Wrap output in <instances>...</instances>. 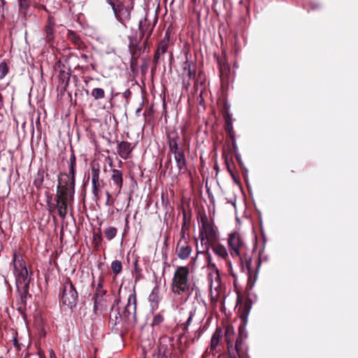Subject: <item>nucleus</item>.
<instances>
[{
    "label": "nucleus",
    "mask_w": 358,
    "mask_h": 358,
    "mask_svg": "<svg viewBox=\"0 0 358 358\" xmlns=\"http://www.w3.org/2000/svg\"><path fill=\"white\" fill-rule=\"evenodd\" d=\"M193 317V313L191 312L187 320L185 322V328H187L191 323Z\"/></svg>",
    "instance_id": "c9c22d12"
},
{
    "label": "nucleus",
    "mask_w": 358,
    "mask_h": 358,
    "mask_svg": "<svg viewBox=\"0 0 358 358\" xmlns=\"http://www.w3.org/2000/svg\"><path fill=\"white\" fill-rule=\"evenodd\" d=\"M240 344H241V342H239V341H236V350L237 352V353L239 355V352H240Z\"/></svg>",
    "instance_id": "e433bc0d"
},
{
    "label": "nucleus",
    "mask_w": 358,
    "mask_h": 358,
    "mask_svg": "<svg viewBox=\"0 0 358 358\" xmlns=\"http://www.w3.org/2000/svg\"><path fill=\"white\" fill-rule=\"evenodd\" d=\"M160 300L159 288L158 286H155L148 296V301L150 303L152 310H157L158 308Z\"/></svg>",
    "instance_id": "dca6fc26"
},
{
    "label": "nucleus",
    "mask_w": 358,
    "mask_h": 358,
    "mask_svg": "<svg viewBox=\"0 0 358 358\" xmlns=\"http://www.w3.org/2000/svg\"><path fill=\"white\" fill-rule=\"evenodd\" d=\"M99 180V170L92 167V181Z\"/></svg>",
    "instance_id": "7c9ffc66"
},
{
    "label": "nucleus",
    "mask_w": 358,
    "mask_h": 358,
    "mask_svg": "<svg viewBox=\"0 0 358 358\" xmlns=\"http://www.w3.org/2000/svg\"><path fill=\"white\" fill-rule=\"evenodd\" d=\"M92 194L94 195V196L98 197L99 196V187H100V182L99 180H95L92 181Z\"/></svg>",
    "instance_id": "a878e982"
},
{
    "label": "nucleus",
    "mask_w": 358,
    "mask_h": 358,
    "mask_svg": "<svg viewBox=\"0 0 358 358\" xmlns=\"http://www.w3.org/2000/svg\"><path fill=\"white\" fill-rule=\"evenodd\" d=\"M228 245L231 255L241 259V253L245 249V243L241 234L236 231L231 233L228 238Z\"/></svg>",
    "instance_id": "423d86ee"
},
{
    "label": "nucleus",
    "mask_w": 358,
    "mask_h": 358,
    "mask_svg": "<svg viewBox=\"0 0 358 358\" xmlns=\"http://www.w3.org/2000/svg\"><path fill=\"white\" fill-rule=\"evenodd\" d=\"M43 182V174L40 171L38 172L37 176L35 178L34 183L37 188H40Z\"/></svg>",
    "instance_id": "393cba45"
},
{
    "label": "nucleus",
    "mask_w": 358,
    "mask_h": 358,
    "mask_svg": "<svg viewBox=\"0 0 358 358\" xmlns=\"http://www.w3.org/2000/svg\"><path fill=\"white\" fill-rule=\"evenodd\" d=\"M180 235V239L176 245V253L180 259L185 260L190 256L192 249L187 241V238L183 229L181 230Z\"/></svg>",
    "instance_id": "1a4fd4ad"
},
{
    "label": "nucleus",
    "mask_w": 358,
    "mask_h": 358,
    "mask_svg": "<svg viewBox=\"0 0 358 358\" xmlns=\"http://www.w3.org/2000/svg\"><path fill=\"white\" fill-rule=\"evenodd\" d=\"M70 163H71L70 173L71 175V185L73 187H74V184H75V169H74V165L76 164V159H75L74 156L71 157Z\"/></svg>",
    "instance_id": "4be33fe9"
},
{
    "label": "nucleus",
    "mask_w": 358,
    "mask_h": 358,
    "mask_svg": "<svg viewBox=\"0 0 358 358\" xmlns=\"http://www.w3.org/2000/svg\"><path fill=\"white\" fill-rule=\"evenodd\" d=\"M103 280L101 278L99 280L97 287L96 288V293L94 296V310L99 309V306H101L103 296L106 294V291L103 289Z\"/></svg>",
    "instance_id": "4468645a"
},
{
    "label": "nucleus",
    "mask_w": 358,
    "mask_h": 358,
    "mask_svg": "<svg viewBox=\"0 0 358 358\" xmlns=\"http://www.w3.org/2000/svg\"><path fill=\"white\" fill-rule=\"evenodd\" d=\"M154 26L150 24H133L131 27V32L129 38L132 45H138L143 38L145 41L150 36Z\"/></svg>",
    "instance_id": "39448f33"
},
{
    "label": "nucleus",
    "mask_w": 358,
    "mask_h": 358,
    "mask_svg": "<svg viewBox=\"0 0 358 358\" xmlns=\"http://www.w3.org/2000/svg\"><path fill=\"white\" fill-rule=\"evenodd\" d=\"M158 358V357H157Z\"/></svg>",
    "instance_id": "37998d69"
},
{
    "label": "nucleus",
    "mask_w": 358,
    "mask_h": 358,
    "mask_svg": "<svg viewBox=\"0 0 358 358\" xmlns=\"http://www.w3.org/2000/svg\"><path fill=\"white\" fill-rule=\"evenodd\" d=\"M67 191V187H62L57 192L58 199L57 207L58 210V214L62 218L65 217L67 214V207L69 202Z\"/></svg>",
    "instance_id": "9b49d317"
},
{
    "label": "nucleus",
    "mask_w": 358,
    "mask_h": 358,
    "mask_svg": "<svg viewBox=\"0 0 358 358\" xmlns=\"http://www.w3.org/2000/svg\"><path fill=\"white\" fill-rule=\"evenodd\" d=\"M117 229L110 227L105 229L104 234L108 241H111L117 234Z\"/></svg>",
    "instance_id": "aec40b11"
},
{
    "label": "nucleus",
    "mask_w": 358,
    "mask_h": 358,
    "mask_svg": "<svg viewBox=\"0 0 358 358\" xmlns=\"http://www.w3.org/2000/svg\"><path fill=\"white\" fill-rule=\"evenodd\" d=\"M113 11L118 21H127L130 19V11L122 1L113 9Z\"/></svg>",
    "instance_id": "ddd939ff"
},
{
    "label": "nucleus",
    "mask_w": 358,
    "mask_h": 358,
    "mask_svg": "<svg viewBox=\"0 0 358 358\" xmlns=\"http://www.w3.org/2000/svg\"><path fill=\"white\" fill-rule=\"evenodd\" d=\"M92 96L94 98V99H101L105 96V92L102 88H94L92 91Z\"/></svg>",
    "instance_id": "412c9836"
},
{
    "label": "nucleus",
    "mask_w": 358,
    "mask_h": 358,
    "mask_svg": "<svg viewBox=\"0 0 358 358\" xmlns=\"http://www.w3.org/2000/svg\"><path fill=\"white\" fill-rule=\"evenodd\" d=\"M206 259V262L208 268L211 271V273L208 275V279L210 280V287L211 291L214 289L216 292L220 287V278L215 264L211 262V256L208 259L206 255H202Z\"/></svg>",
    "instance_id": "9d476101"
},
{
    "label": "nucleus",
    "mask_w": 358,
    "mask_h": 358,
    "mask_svg": "<svg viewBox=\"0 0 358 358\" xmlns=\"http://www.w3.org/2000/svg\"><path fill=\"white\" fill-rule=\"evenodd\" d=\"M69 38L76 44L80 42V38L73 32L69 33Z\"/></svg>",
    "instance_id": "473e14b6"
},
{
    "label": "nucleus",
    "mask_w": 358,
    "mask_h": 358,
    "mask_svg": "<svg viewBox=\"0 0 358 358\" xmlns=\"http://www.w3.org/2000/svg\"><path fill=\"white\" fill-rule=\"evenodd\" d=\"M189 269L187 266H178L172 280L171 289L176 294H186V301L189 295L190 282L189 280Z\"/></svg>",
    "instance_id": "f03ea898"
},
{
    "label": "nucleus",
    "mask_w": 358,
    "mask_h": 358,
    "mask_svg": "<svg viewBox=\"0 0 358 358\" xmlns=\"http://www.w3.org/2000/svg\"><path fill=\"white\" fill-rule=\"evenodd\" d=\"M201 227L200 228L201 248L196 245V255L192 258V264H194L198 260L199 255H206L210 258L209 249L210 244L216 242L217 233L213 224L209 222L206 217L201 218Z\"/></svg>",
    "instance_id": "f257e3e1"
},
{
    "label": "nucleus",
    "mask_w": 358,
    "mask_h": 358,
    "mask_svg": "<svg viewBox=\"0 0 358 358\" xmlns=\"http://www.w3.org/2000/svg\"><path fill=\"white\" fill-rule=\"evenodd\" d=\"M110 185L117 190V194L121 192L123 185V174L122 171L115 169L112 170Z\"/></svg>",
    "instance_id": "f8f14e48"
},
{
    "label": "nucleus",
    "mask_w": 358,
    "mask_h": 358,
    "mask_svg": "<svg viewBox=\"0 0 358 358\" xmlns=\"http://www.w3.org/2000/svg\"><path fill=\"white\" fill-rule=\"evenodd\" d=\"M106 196H107L106 205H108L110 199L111 197V194L108 192H106Z\"/></svg>",
    "instance_id": "58836bf2"
},
{
    "label": "nucleus",
    "mask_w": 358,
    "mask_h": 358,
    "mask_svg": "<svg viewBox=\"0 0 358 358\" xmlns=\"http://www.w3.org/2000/svg\"><path fill=\"white\" fill-rule=\"evenodd\" d=\"M131 151V143L127 141H122L117 148L118 155L123 159H127Z\"/></svg>",
    "instance_id": "f3484780"
},
{
    "label": "nucleus",
    "mask_w": 358,
    "mask_h": 358,
    "mask_svg": "<svg viewBox=\"0 0 358 358\" xmlns=\"http://www.w3.org/2000/svg\"><path fill=\"white\" fill-rule=\"evenodd\" d=\"M200 334H201V331L199 330H198L196 333H195V336L199 338L200 336Z\"/></svg>",
    "instance_id": "ea45409f"
},
{
    "label": "nucleus",
    "mask_w": 358,
    "mask_h": 358,
    "mask_svg": "<svg viewBox=\"0 0 358 358\" xmlns=\"http://www.w3.org/2000/svg\"><path fill=\"white\" fill-rule=\"evenodd\" d=\"M8 68L6 62L0 64V79H3L8 73Z\"/></svg>",
    "instance_id": "b1692460"
},
{
    "label": "nucleus",
    "mask_w": 358,
    "mask_h": 358,
    "mask_svg": "<svg viewBox=\"0 0 358 358\" xmlns=\"http://www.w3.org/2000/svg\"><path fill=\"white\" fill-rule=\"evenodd\" d=\"M225 340L228 344V348H230L231 347H232V343H231V341L229 338V329H228L226 331V334H225Z\"/></svg>",
    "instance_id": "72a5a7b5"
},
{
    "label": "nucleus",
    "mask_w": 358,
    "mask_h": 358,
    "mask_svg": "<svg viewBox=\"0 0 358 358\" xmlns=\"http://www.w3.org/2000/svg\"><path fill=\"white\" fill-rule=\"evenodd\" d=\"M223 358H235V357H233L231 355H225V356L223 357Z\"/></svg>",
    "instance_id": "a19ab883"
},
{
    "label": "nucleus",
    "mask_w": 358,
    "mask_h": 358,
    "mask_svg": "<svg viewBox=\"0 0 358 358\" xmlns=\"http://www.w3.org/2000/svg\"><path fill=\"white\" fill-rule=\"evenodd\" d=\"M122 268V263L120 261L115 260L111 264V269L115 274H119Z\"/></svg>",
    "instance_id": "5701e85b"
},
{
    "label": "nucleus",
    "mask_w": 358,
    "mask_h": 358,
    "mask_svg": "<svg viewBox=\"0 0 358 358\" xmlns=\"http://www.w3.org/2000/svg\"><path fill=\"white\" fill-rule=\"evenodd\" d=\"M53 24H48L47 26H46V33H47V38H48V41H50L52 37V34H53V26H52Z\"/></svg>",
    "instance_id": "c756f323"
},
{
    "label": "nucleus",
    "mask_w": 358,
    "mask_h": 358,
    "mask_svg": "<svg viewBox=\"0 0 358 358\" xmlns=\"http://www.w3.org/2000/svg\"><path fill=\"white\" fill-rule=\"evenodd\" d=\"M13 264L17 287L27 293L30 283V275L25 263L21 258L15 256Z\"/></svg>",
    "instance_id": "7ed1b4c3"
},
{
    "label": "nucleus",
    "mask_w": 358,
    "mask_h": 358,
    "mask_svg": "<svg viewBox=\"0 0 358 358\" xmlns=\"http://www.w3.org/2000/svg\"><path fill=\"white\" fill-rule=\"evenodd\" d=\"M61 300L64 305L71 308L76 305L78 293L70 280H67L63 285Z\"/></svg>",
    "instance_id": "6e6552de"
},
{
    "label": "nucleus",
    "mask_w": 358,
    "mask_h": 358,
    "mask_svg": "<svg viewBox=\"0 0 358 358\" xmlns=\"http://www.w3.org/2000/svg\"><path fill=\"white\" fill-rule=\"evenodd\" d=\"M167 50V43L164 41L162 42L157 50L156 55H158L159 53L164 54Z\"/></svg>",
    "instance_id": "c85d7f7f"
},
{
    "label": "nucleus",
    "mask_w": 358,
    "mask_h": 358,
    "mask_svg": "<svg viewBox=\"0 0 358 358\" xmlns=\"http://www.w3.org/2000/svg\"><path fill=\"white\" fill-rule=\"evenodd\" d=\"M66 78L69 79V74L66 73Z\"/></svg>",
    "instance_id": "79ce46f5"
},
{
    "label": "nucleus",
    "mask_w": 358,
    "mask_h": 358,
    "mask_svg": "<svg viewBox=\"0 0 358 358\" xmlns=\"http://www.w3.org/2000/svg\"><path fill=\"white\" fill-rule=\"evenodd\" d=\"M106 2L111 6L112 9H113L115 6H117L120 2V0H106Z\"/></svg>",
    "instance_id": "2f4dec72"
},
{
    "label": "nucleus",
    "mask_w": 358,
    "mask_h": 358,
    "mask_svg": "<svg viewBox=\"0 0 358 358\" xmlns=\"http://www.w3.org/2000/svg\"><path fill=\"white\" fill-rule=\"evenodd\" d=\"M168 138L169 151L173 155L178 169L177 173H184L186 171V159L182 148L178 145L177 135L174 133L169 134Z\"/></svg>",
    "instance_id": "20e7f679"
},
{
    "label": "nucleus",
    "mask_w": 358,
    "mask_h": 358,
    "mask_svg": "<svg viewBox=\"0 0 358 358\" xmlns=\"http://www.w3.org/2000/svg\"><path fill=\"white\" fill-rule=\"evenodd\" d=\"M213 252L219 257L225 259L228 256V252L224 246L221 244L217 243L216 242L210 244V246Z\"/></svg>",
    "instance_id": "a211bd4d"
},
{
    "label": "nucleus",
    "mask_w": 358,
    "mask_h": 358,
    "mask_svg": "<svg viewBox=\"0 0 358 358\" xmlns=\"http://www.w3.org/2000/svg\"><path fill=\"white\" fill-rule=\"evenodd\" d=\"M187 76L189 77V78H192L194 77L195 76V72L194 71H192L191 70V66H190V64H188V71H187Z\"/></svg>",
    "instance_id": "f704fd0d"
},
{
    "label": "nucleus",
    "mask_w": 358,
    "mask_h": 358,
    "mask_svg": "<svg viewBox=\"0 0 358 358\" xmlns=\"http://www.w3.org/2000/svg\"><path fill=\"white\" fill-rule=\"evenodd\" d=\"M20 4V10L22 12H25L29 6L30 0H18Z\"/></svg>",
    "instance_id": "cd10ccee"
},
{
    "label": "nucleus",
    "mask_w": 358,
    "mask_h": 358,
    "mask_svg": "<svg viewBox=\"0 0 358 358\" xmlns=\"http://www.w3.org/2000/svg\"><path fill=\"white\" fill-rule=\"evenodd\" d=\"M119 299L115 300L116 306L113 305L111 308V313L110 315V322H114V324H119L122 320H124L122 315L120 313V308L119 307Z\"/></svg>",
    "instance_id": "2eb2a0df"
},
{
    "label": "nucleus",
    "mask_w": 358,
    "mask_h": 358,
    "mask_svg": "<svg viewBox=\"0 0 358 358\" xmlns=\"http://www.w3.org/2000/svg\"><path fill=\"white\" fill-rule=\"evenodd\" d=\"M222 336V331L219 329H217L216 331L213 334L210 341V352L214 353L217 346L218 345L220 338Z\"/></svg>",
    "instance_id": "6ab92c4d"
},
{
    "label": "nucleus",
    "mask_w": 358,
    "mask_h": 358,
    "mask_svg": "<svg viewBox=\"0 0 358 358\" xmlns=\"http://www.w3.org/2000/svg\"><path fill=\"white\" fill-rule=\"evenodd\" d=\"M136 296L134 291L129 294L127 298V303L120 308V313L125 322L136 321Z\"/></svg>",
    "instance_id": "0eeeda50"
},
{
    "label": "nucleus",
    "mask_w": 358,
    "mask_h": 358,
    "mask_svg": "<svg viewBox=\"0 0 358 358\" xmlns=\"http://www.w3.org/2000/svg\"><path fill=\"white\" fill-rule=\"evenodd\" d=\"M163 321H164V317L162 315H161L160 314H157V315H155L153 317L152 326V327L159 326L160 324L162 323Z\"/></svg>",
    "instance_id": "bb28decb"
},
{
    "label": "nucleus",
    "mask_w": 358,
    "mask_h": 358,
    "mask_svg": "<svg viewBox=\"0 0 358 358\" xmlns=\"http://www.w3.org/2000/svg\"><path fill=\"white\" fill-rule=\"evenodd\" d=\"M130 94H131V92L129 90H127V91H125L123 93L124 97H125L127 99L129 97Z\"/></svg>",
    "instance_id": "4c0bfd02"
}]
</instances>
